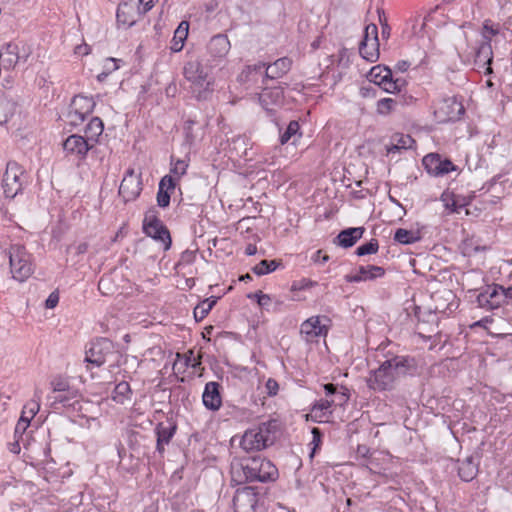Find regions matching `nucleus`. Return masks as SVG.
<instances>
[{
	"mask_svg": "<svg viewBox=\"0 0 512 512\" xmlns=\"http://www.w3.org/2000/svg\"><path fill=\"white\" fill-rule=\"evenodd\" d=\"M512 296V287L504 289L499 285L487 286L477 296L478 306L488 310L498 308L505 298Z\"/></svg>",
	"mask_w": 512,
	"mask_h": 512,
	"instance_id": "14",
	"label": "nucleus"
},
{
	"mask_svg": "<svg viewBox=\"0 0 512 512\" xmlns=\"http://www.w3.org/2000/svg\"><path fill=\"white\" fill-rule=\"evenodd\" d=\"M334 404L333 400L320 399L312 408V413L315 417L324 418L331 414V407Z\"/></svg>",
	"mask_w": 512,
	"mask_h": 512,
	"instance_id": "41",
	"label": "nucleus"
},
{
	"mask_svg": "<svg viewBox=\"0 0 512 512\" xmlns=\"http://www.w3.org/2000/svg\"><path fill=\"white\" fill-rule=\"evenodd\" d=\"M417 363L412 357L395 356L384 361L377 369L370 371L366 382L376 392L393 390L397 380L416 373Z\"/></svg>",
	"mask_w": 512,
	"mask_h": 512,
	"instance_id": "1",
	"label": "nucleus"
},
{
	"mask_svg": "<svg viewBox=\"0 0 512 512\" xmlns=\"http://www.w3.org/2000/svg\"><path fill=\"white\" fill-rule=\"evenodd\" d=\"M189 167V158L187 159H174V157H171V168H170V175L173 177V179H180L182 176H184L187 172V169Z\"/></svg>",
	"mask_w": 512,
	"mask_h": 512,
	"instance_id": "38",
	"label": "nucleus"
},
{
	"mask_svg": "<svg viewBox=\"0 0 512 512\" xmlns=\"http://www.w3.org/2000/svg\"><path fill=\"white\" fill-rule=\"evenodd\" d=\"M464 112L462 104L455 97H442L433 104V113L438 122L456 120Z\"/></svg>",
	"mask_w": 512,
	"mask_h": 512,
	"instance_id": "10",
	"label": "nucleus"
},
{
	"mask_svg": "<svg viewBox=\"0 0 512 512\" xmlns=\"http://www.w3.org/2000/svg\"><path fill=\"white\" fill-rule=\"evenodd\" d=\"M397 67H398V69H399L400 71L404 72V71H406V70H407V68H408V63H407V62H404V61H403V62H399V63L397 64Z\"/></svg>",
	"mask_w": 512,
	"mask_h": 512,
	"instance_id": "63",
	"label": "nucleus"
},
{
	"mask_svg": "<svg viewBox=\"0 0 512 512\" xmlns=\"http://www.w3.org/2000/svg\"><path fill=\"white\" fill-rule=\"evenodd\" d=\"M131 388L129 383L122 381L116 385L112 393V399L117 403L124 404L131 399Z\"/></svg>",
	"mask_w": 512,
	"mask_h": 512,
	"instance_id": "36",
	"label": "nucleus"
},
{
	"mask_svg": "<svg viewBox=\"0 0 512 512\" xmlns=\"http://www.w3.org/2000/svg\"><path fill=\"white\" fill-rule=\"evenodd\" d=\"M176 182L171 175H165L159 182L158 193H157V204L158 206L165 208L170 203V193L175 189Z\"/></svg>",
	"mask_w": 512,
	"mask_h": 512,
	"instance_id": "24",
	"label": "nucleus"
},
{
	"mask_svg": "<svg viewBox=\"0 0 512 512\" xmlns=\"http://www.w3.org/2000/svg\"><path fill=\"white\" fill-rule=\"evenodd\" d=\"M12 278L26 281L34 272L32 255L20 244L11 245L7 251Z\"/></svg>",
	"mask_w": 512,
	"mask_h": 512,
	"instance_id": "5",
	"label": "nucleus"
},
{
	"mask_svg": "<svg viewBox=\"0 0 512 512\" xmlns=\"http://www.w3.org/2000/svg\"><path fill=\"white\" fill-rule=\"evenodd\" d=\"M142 191L141 174L134 169H128L119 187V194L125 202L135 200Z\"/></svg>",
	"mask_w": 512,
	"mask_h": 512,
	"instance_id": "17",
	"label": "nucleus"
},
{
	"mask_svg": "<svg viewBox=\"0 0 512 512\" xmlns=\"http://www.w3.org/2000/svg\"><path fill=\"white\" fill-rule=\"evenodd\" d=\"M143 230L145 234L163 244L166 251L171 247V237L168 229L157 218L154 211H148L143 220Z\"/></svg>",
	"mask_w": 512,
	"mask_h": 512,
	"instance_id": "11",
	"label": "nucleus"
},
{
	"mask_svg": "<svg viewBox=\"0 0 512 512\" xmlns=\"http://www.w3.org/2000/svg\"><path fill=\"white\" fill-rule=\"evenodd\" d=\"M378 248H379L378 241L376 239H371L368 243L360 245L356 249V254L358 256L374 254L378 251Z\"/></svg>",
	"mask_w": 512,
	"mask_h": 512,
	"instance_id": "44",
	"label": "nucleus"
},
{
	"mask_svg": "<svg viewBox=\"0 0 512 512\" xmlns=\"http://www.w3.org/2000/svg\"><path fill=\"white\" fill-rule=\"evenodd\" d=\"M291 60L287 57L279 58L274 63L266 66L265 63H258L254 65L247 66L242 74L244 80H249L251 76L254 74L262 73V70L265 69V76L269 79H277L285 75L291 68Z\"/></svg>",
	"mask_w": 512,
	"mask_h": 512,
	"instance_id": "7",
	"label": "nucleus"
},
{
	"mask_svg": "<svg viewBox=\"0 0 512 512\" xmlns=\"http://www.w3.org/2000/svg\"><path fill=\"white\" fill-rule=\"evenodd\" d=\"M423 165L432 176H442L456 169L448 159H442L438 154H428L423 158Z\"/></svg>",
	"mask_w": 512,
	"mask_h": 512,
	"instance_id": "18",
	"label": "nucleus"
},
{
	"mask_svg": "<svg viewBox=\"0 0 512 512\" xmlns=\"http://www.w3.org/2000/svg\"><path fill=\"white\" fill-rule=\"evenodd\" d=\"M41 396L42 391L40 389H36L34 392V398L24 405L19 419L25 420L30 424L31 420L40 409Z\"/></svg>",
	"mask_w": 512,
	"mask_h": 512,
	"instance_id": "28",
	"label": "nucleus"
},
{
	"mask_svg": "<svg viewBox=\"0 0 512 512\" xmlns=\"http://www.w3.org/2000/svg\"><path fill=\"white\" fill-rule=\"evenodd\" d=\"M262 108L268 113H273L283 104V91L279 87L264 89L259 95Z\"/></svg>",
	"mask_w": 512,
	"mask_h": 512,
	"instance_id": "20",
	"label": "nucleus"
},
{
	"mask_svg": "<svg viewBox=\"0 0 512 512\" xmlns=\"http://www.w3.org/2000/svg\"><path fill=\"white\" fill-rule=\"evenodd\" d=\"M277 421H267L248 429L240 440V447L246 452H255L271 446L277 436Z\"/></svg>",
	"mask_w": 512,
	"mask_h": 512,
	"instance_id": "3",
	"label": "nucleus"
},
{
	"mask_svg": "<svg viewBox=\"0 0 512 512\" xmlns=\"http://www.w3.org/2000/svg\"><path fill=\"white\" fill-rule=\"evenodd\" d=\"M108 75L109 73L103 70L100 74H98L97 79L98 81L102 82L107 78Z\"/></svg>",
	"mask_w": 512,
	"mask_h": 512,
	"instance_id": "64",
	"label": "nucleus"
},
{
	"mask_svg": "<svg viewBox=\"0 0 512 512\" xmlns=\"http://www.w3.org/2000/svg\"><path fill=\"white\" fill-rule=\"evenodd\" d=\"M279 384L276 380L269 378L265 383V391L268 396H275L278 393Z\"/></svg>",
	"mask_w": 512,
	"mask_h": 512,
	"instance_id": "49",
	"label": "nucleus"
},
{
	"mask_svg": "<svg viewBox=\"0 0 512 512\" xmlns=\"http://www.w3.org/2000/svg\"><path fill=\"white\" fill-rule=\"evenodd\" d=\"M384 274H385V270L380 266H375V265L360 266L357 273H355L353 275H346L345 280H346V282H349V283L369 281V280H375L377 278H380Z\"/></svg>",
	"mask_w": 512,
	"mask_h": 512,
	"instance_id": "23",
	"label": "nucleus"
},
{
	"mask_svg": "<svg viewBox=\"0 0 512 512\" xmlns=\"http://www.w3.org/2000/svg\"><path fill=\"white\" fill-rule=\"evenodd\" d=\"M279 266L280 262L277 260H262L252 268V271L256 275L262 276L275 271Z\"/></svg>",
	"mask_w": 512,
	"mask_h": 512,
	"instance_id": "40",
	"label": "nucleus"
},
{
	"mask_svg": "<svg viewBox=\"0 0 512 512\" xmlns=\"http://www.w3.org/2000/svg\"><path fill=\"white\" fill-rule=\"evenodd\" d=\"M28 182V176L18 163L8 162L2 178V188L7 198H14Z\"/></svg>",
	"mask_w": 512,
	"mask_h": 512,
	"instance_id": "6",
	"label": "nucleus"
},
{
	"mask_svg": "<svg viewBox=\"0 0 512 512\" xmlns=\"http://www.w3.org/2000/svg\"><path fill=\"white\" fill-rule=\"evenodd\" d=\"M51 388L53 392H66L69 391V384L62 378H55L51 381Z\"/></svg>",
	"mask_w": 512,
	"mask_h": 512,
	"instance_id": "46",
	"label": "nucleus"
},
{
	"mask_svg": "<svg viewBox=\"0 0 512 512\" xmlns=\"http://www.w3.org/2000/svg\"><path fill=\"white\" fill-rule=\"evenodd\" d=\"M389 33H390V27L388 26L387 23L383 24L382 25V35L389 36Z\"/></svg>",
	"mask_w": 512,
	"mask_h": 512,
	"instance_id": "62",
	"label": "nucleus"
},
{
	"mask_svg": "<svg viewBox=\"0 0 512 512\" xmlns=\"http://www.w3.org/2000/svg\"><path fill=\"white\" fill-rule=\"evenodd\" d=\"M176 431V426L172 423L164 424L159 423L155 428V432L157 435V450L160 453H163L164 446L167 445L172 439L174 433Z\"/></svg>",
	"mask_w": 512,
	"mask_h": 512,
	"instance_id": "26",
	"label": "nucleus"
},
{
	"mask_svg": "<svg viewBox=\"0 0 512 512\" xmlns=\"http://www.w3.org/2000/svg\"><path fill=\"white\" fill-rule=\"evenodd\" d=\"M231 44L227 36L218 34L211 38L207 51L213 60L223 59L229 52Z\"/></svg>",
	"mask_w": 512,
	"mask_h": 512,
	"instance_id": "22",
	"label": "nucleus"
},
{
	"mask_svg": "<svg viewBox=\"0 0 512 512\" xmlns=\"http://www.w3.org/2000/svg\"><path fill=\"white\" fill-rule=\"evenodd\" d=\"M93 147L89 140H85L83 136L71 135L63 142V149L66 155H74L84 157Z\"/></svg>",
	"mask_w": 512,
	"mask_h": 512,
	"instance_id": "19",
	"label": "nucleus"
},
{
	"mask_svg": "<svg viewBox=\"0 0 512 512\" xmlns=\"http://www.w3.org/2000/svg\"><path fill=\"white\" fill-rule=\"evenodd\" d=\"M232 502L234 512H256L258 493L249 486L238 488Z\"/></svg>",
	"mask_w": 512,
	"mask_h": 512,
	"instance_id": "15",
	"label": "nucleus"
},
{
	"mask_svg": "<svg viewBox=\"0 0 512 512\" xmlns=\"http://www.w3.org/2000/svg\"><path fill=\"white\" fill-rule=\"evenodd\" d=\"M312 260L314 262H318L320 264H324L326 263L328 260H329V256L324 254L322 255V251L321 250H318L314 253L313 257H312Z\"/></svg>",
	"mask_w": 512,
	"mask_h": 512,
	"instance_id": "53",
	"label": "nucleus"
},
{
	"mask_svg": "<svg viewBox=\"0 0 512 512\" xmlns=\"http://www.w3.org/2000/svg\"><path fill=\"white\" fill-rule=\"evenodd\" d=\"M58 302H59L58 292H52V293H50V295L48 296V298L45 301V307L47 309H53L57 306Z\"/></svg>",
	"mask_w": 512,
	"mask_h": 512,
	"instance_id": "51",
	"label": "nucleus"
},
{
	"mask_svg": "<svg viewBox=\"0 0 512 512\" xmlns=\"http://www.w3.org/2000/svg\"><path fill=\"white\" fill-rule=\"evenodd\" d=\"M368 39H363L360 43L359 52L361 56L369 62H375L379 57V42L372 39V42H368Z\"/></svg>",
	"mask_w": 512,
	"mask_h": 512,
	"instance_id": "34",
	"label": "nucleus"
},
{
	"mask_svg": "<svg viewBox=\"0 0 512 512\" xmlns=\"http://www.w3.org/2000/svg\"><path fill=\"white\" fill-rule=\"evenodd\" d=\"M312 433H313V443H315L316 445L318 444V442H320V432L317 428H314L312 430Z\"/></svg>",
	"mask_w": 512,
	"mask_h": 512,
	"instance_id": "59",
	"label": "nucleus"
},
{
	"mask_svg": "<svg viewBox=\"0 0 512 512\" xmlns=\"http://www.w3.org/2000/svg\"><path fill=\"white\" fill-rule=\"evenodd\" d=\"M20 438H15V440L11 443H9V446H8V449L10 452L14 453V454H19L20 453Z\"/></svg>",
	"mask_w": 512,
	"mask_h": 512,
	"instance_id": "54",
	"label": "nucleus"
},
{
	"mask_svg": "<svg viewBox=\"0 0 512 512\" xmlns=\"http://www.w3.org/2000/svg\"><path fill=\"white\" fill-rule=\"evenodd\" d=\"M134 14L135 12L132 6L126 3L119 5L116 14L117 23L124 28L131 27L136 22Z\"/></svg>",
	"mask_w": 512,
	"mask_h": 512,
	"instance_id": "31",
	"label": "nucleus"
},
{
	"mask_svg": "<svg viewBox=\"0 0 512 512\" xmlns=\"http://www.w3.org/2000/svg\"><path fill=\"white\" fill-rule=\"evenodd\" d=\"M300 125L297 121H291L286 130L280 136V142L282 145L288 143L293 137H300L299 134Z\"/></svg>",
	"mask_w": 512,
	"mask_h": 512,
	"instance_id": "42",
	"label": "nucleus"
},
{
	"mask_svg": "<svg viewBox=\"0 0 512 512\" xmlns=\"http://www.w3.org/2000/svg\"><path fill=\"white\" fill-rule=\"evenodd\" d=\"M446 208L449 209L451 212H456L457 211V206L455 204L454 201H452L451 203L447 202L445 204Z\"/></svg>",
	"mask_w": 512,
	"mask_h": 512,
	"instance_id": "61",
	"label": "nucleus"
},
{
	"mask_svg": "<svg viewBox=\"0 0 512 512\" xmlns=\"http://www.w3.org/2000/svg\"><path fill=\"white\" fill-rule=\"evenodd\" d=\"M256 252H257V248H256V246H255V245H253V244H249V245L246 247V249H245V253H246L247 255H249V256H250V255H254Z\"/></svg>",
	"mask_w": 512,
	"mask_h": 512,
	"instance_id": "58",
	"label": "nucleus"
},
{
	"mask_svg": "<svg viewBox=\"0 0 512 512\" xmlns=\"http://www.w3.org/2000/svg\"><path fill=\"white\" fill-rule=\"evenodd\" d=\"M212 65L199 60L188 61L183 68L184 78L190 83L193 97L198 101L211 98L215 79L212 76Z\"/></svg>",
	"mask_w": 512,
	"mask_h": 512,
	"instance_id": "2",
	"label": "nucleus"
},
{
	"mask_svg": "<svg viewBox=\"0 0 512 512\" xmlns=\"http://www.w3.org/2000/svg\"><path fill=\"white\" fill-rule=\"evenodd\" d=\"M364 231L363 227L345 229L338 234L335 242L343 248L352 247L362 237Z\"/></svg>",
	"mask_w": 512,
	"mask_h": 512,
	"instance_id": "25",
	"label": "nucleus"
},
{
	"mask_svg": "<svg viewBox=\"0 0 512 512\" xmlns=\"http://www.w3.org/2000/svg\"><path fill=\"white\" fill-rule=\"evenodd\" d=\"M216 301V298H207L198 304L193 312L195 320L202 321L216 304Z\"/></svg>",
	"mask_w": 512,
	"mask_h": 512,
	"instance_id": "39",
	"label": "nucleus"
},
{
	"mask_svg": "<svg viewBox=\"0 0 512 512\" xmlns=\"http://www.w3.org/2000/svg\"><path fill=\"white\" fill-rule=\"evenodd\" d=\"M368 79L388 93L401 91L405 84V81L401 78L393 79L391 70L380 65L371 68Z\"/></svg>",
	"mask_w": 512,
	"mask_h": 512,
	"instance_id": "9",
	"label": "nucleus"
},
{
	"mask_svg": "<svg viewBox=\"0 0 512 512\" xmlns=\"http://www.w3.org/2000/svg\"><path fill=\"white\" fill-rule=\"evenodd\" d=\"M120 60L116 58H106L103 63V70L111 74L119 68Z\"/></svg>",
	"mask_w": 512,
	"mask_h": 512,
	"instance_id": "47",
	"label": "nucleus"
},
{
	"mask_svg": "<svg viewBox=\"0 0 512 512\" xmlns=\"http://www.w3.org/2000/svg\"><path fill=\"white\" fill-rule=\"evenodd\" d=\"M394 240L400 244H413L420 240L419 232L399 228L395 231Z\"/></svg>",
	"mask_w": 512,
	"mask_h": 512,
	"instance_id": "37",
	"label": "nucleus"
},
{
	"mask_svg": "<svg viewBox=\"0 0 512 512\" xmlns=\"http://www.w3.org/2000/svg\"><path fill=\"white\" fill-rule=\"evenodd\" d=\"M478 473V463L470 456L459 462L458 474L463 481H472Z\"/></svg>",
	"mask_w": 512,
	"mask_h": 512,
	"instance_id": "27",
	"label": "nucleus"
},
{
	"mask_svg": "<svg viewBox=\"0 0 512 512\" xmlns=\"http://www.w3.org/2000/svg\"><path fill=\"white\" fill-rule=\"evenodd\" d=\"M254 296H257V303L261 307H266L271 302V297L268 294H263L261 291L254 293Z\"/></svg>",
	"mask_w": 512,
	"mask_h": 512,
	"instance_id": "52",
	"label": "nucleus"
},
{
	"mask_svg": "<svg viewBox=\"0 0 512 512\" xmlns=\"http://www.w3.org/2000/svg\"><path fill=\"white\" fill-rule=\"evenodd\" d=\"M29 425L30 424L28 422H26L25 420L19 419L16 424L15 430H14V438L22 439L23 434L26 431V429L29 427Z\"/></svg>",
	"mask_w": 512,
	"mask_h": 512,
	"instance_id": "50",
	"label": "nucleus"
},
{
	"mask_svg": "<svg viewBox=\"0 0 512 512\" xmlns=\"http://www.w3.org/2000/svg\"><path fill=\"white\" fill-rule=\"evenodd\" d=\"M324 390H325V394L327 396L333 395V394L336 393V386L334 384H331V383L325 384L324 385Z\"/></svg>",
	"mask_w": 512,
	"mask_h": 512,
	"instance_id": "56",
	"label": "nucleus"
},
{
	"mask_svg": "<svg viewBox=\"0 0 512 512\" xmlns=\"http://www.w3.org/2000/svg\"><path fill=\"white\" fill-rule=\"evenodd\" d=\"M103 129L102 120L98 117L92 118L85 128V140H89V143L94 145L97 138L102 134Z\"/></svg>",
	"mask_w": 512,
	"mask_h": 512,
	"instance_id": "35",
	"label": "nucleus"
},
{
	"mask_svg": "<svg viewBox=\"0 0 512 512\" xmlns=\"http://www.w3.org/2000/svg\"><path fill=\"white\" fill-rule=\"evenodd\" d=\"M413 143L414 140L409 135L395 134L391 143L386 146L387 154H394L411 148Z\"/></svg>",
	"mask_w": 512,
	"mask_h": 512,
	"instance_id": "30",
	"label": "nucleus"
},
{
	"mask_svg": "<svg viewBox=\"0 0 512 512\" xmlns=\"http://www.w3.org/2000/svg\"><path fill=\"white\" fill-rule=\"evenodd\" d=\"M76 53L86 55V54H88V53H89V48H88V46H87V45H85V46H78V47L76 48Z\"/></svg>",
	"mask_w": 512,
	"mask_h": 512,
	"instance_id": "60",
	"label": "nucleus"
},
{
	"mask_svg": "<svg viewBox=\"0 0 512 512\" xmlns=\"http://www.w3.org/2000/svg\"><path fill=\"white\" fill-rule=\"evenodd\" d=\"M240 470L246 481L266 482L274 480L278 474L275 465L271 461L261 457H253L245 460L239 469L233 468V475L239 473Z\"/></svg>",
	"mask_w": 512,
	"mask_h": 512,
	"instance_id": "4",
	"label": "nucleus"
},
{
	"mask_svg": "<svg viewBox=\"0 0 512 512\" xmlns=\"http://www.w3.org/2000/svg\"><path fill=\"white\" fill-rule=\"evenodd\" d=\"M115 354L113 343L107 338H98L93 341L86 351L85 362L88 365L100 367Z\"/></svg>",
	"mask_w": 512,
	"mask_h": 512,
	"instance_id": "12",
	"label": "nucleus"
},
{
	"mask_svg": "<svg viewBox=\"0 0 512 512\" xmlns=\"http://www.w3.org/2000/svg\"><path fill=\"white\" fill-rule=\"evenodd\" d=\"M364 39H368V42H372V39L378 41V28L375 24H369L366 26Z\"/></svg>",
	"mask_w": 512,
	"mask_h": 512,
	"instance_id": "48",
	"label": "nucleus"
},
{
	"mask_svg": "<svg viewBox=\"0 0 512 512\" xmlns=\"http://www.w3.org/2000/svg\"><path fill=\"white\" fill-rule=\"evenodd\" d=\"M16 102L5 93H0V125L5 124L14 115Z\"/></svg>",
	"mask_w": 512,
	"mask_h": 512,
	"instance_id": "29",
	"label": "nucleus"
},
{
	"mask_svg": "<svg viewBox=\"0 0 512 512\" xmlns=\"http://www.w3.org/2000/svg\"><path fill=\"white\" fill-rule=\"evenodd\" d=\"M331 320L327 316H311L301 324L300 333L305 341L312 342L328 333Z\"/></svg>",
	"mask_w": 512,
	"mask_h": 512,
	"instance_id": "13",
	"label": "nucleus"
},
{
	"mask_svg": "<svg viewBox=\"0 0 512 512\" xmlns=\"http://www.w3.org/2000/svg\"><path fill=\"white\" fill-rule=\"evenodd\" d=\"M77 254H84L88 250V244L87 243H80L75 247Z\"/></svg>",
	"mask_w": 512,
	"mask_h": 512,
	"instance_id": "57",
	"label": "nucleus"
},
{
	"mask_svg": "<svg viewBox=\"0 0 512 512\" xmlns=\"http://www.w3.org/2000/svg\"><path fill=\"white\" fill-rule=\"evenodd\" d=\"M31 53L29 45L23 42H9L0 49V64L5 69H12L19 62H26Z\"/></svg>",
	"mask_w": 512,
	"mask_h": 512,
	"instance_id": "8",
	"label": "nucleus"
},
{
	"mask_svg": "<svg viewBox=\"0 0 512 512\" xmlns=\"http://www.w3.org/2000/svg\"><path fill=\"white\" fill-rule=\"evenodd\" d=\"M189 23L182 21L174 32L171 41V50L173 52H180L183 49L184 42L188 36Z\"/></svg>",
	"mask_w": 512,
	"mask_h": 512,
	"instance_id": "32",
	"label": "nucleus"
},
{
	"mask_svg": "<svg viewBox=\"0 0 512 512\" xmlns=\"http://www.w3.org/2000/svg\"><path fill=\"white\" fill-rule=\"evenodd\" d=\"M95 102L91 97L78 95L75 96L70 105L69 119L71 124L78 125L92 113Z\"/></svg>",
	"mask_w": 512,
	"mask_h": 512,
	"instance_id": "16",
	"label": "nucleus"
},
{
	"mask_svg": "<svg viewBox=\"0 0 512 512\" xmlns=\"http://www.w3.org/2000/svg\"><path fill=\"white\" fill-rule=\"evenodd\" d=\"M140 4L143 6V12L149 11L153 6V0H139Z\"/></svg>",
	"mask_w": 512,
	"mask_h": 512,
	"instance_id": "55",
	"label": "nucleus"
},
{
	"mask_svg": "<svg viewBox=\"0 0 512 512\" xmlns=\"http://www.w3.org/2000/svg\"><path fill=\"white\" fill-rule=\"evenodd\" d=\"M220 388L221 385L218 382L210 381L206 383L202 394V401L208 410L217 411L222 406Z\"/></svg>",
	"mask_w": 512,
	"mask_h": 512,
	"instance_id": "21",
	"label": "nucleus"
},
{
	"mask_svg": "<svg viewBox=\"0 0 512 512\" xmlns=\"http://www.w3.org/2000/svg\"><path fill=\"white\" fill-rule=\"evenodd\" d=\"M396 101L392 98H383L377 102V112L381 115H386L391 112Z\"/></svg>",
	"mask_w": 512,
	"mask_h": 512,
	"instance_id": "45",
	"label": "nucleus"
},
{
	"mask_svg": "<svg viewBox=\"0 0 512 512\" xmlns=\"http://www.w3.org/2000/svg\"><path fill=\"white\" fill-rule=\"evenodd\" d=\"M498 33H499L498 25L493 24V22L491 20L484 21L482 32H481L483 41H488L489 43H491V38L493 36H496Z\"/></svg>",
	"mask_w": 512,
	"mask_h": 512,
	"instance_id": "43",
	"label": "nucleus"
},
{
	"mask_svg": "<svg viewBox=\"0 0 512 512\" xmlns=\"http://www.w3.org/2000/svg\"><path fill=\"white\" fill-rule=\"evenodd\" d=\"M492 59H493V52H492L491 43H489L488 41H482L476 51V55H475L476 63H478L479 65L480 64L490 65L492 62ZM486 70L488 73H490L492 71L490 66H488L486 68Z\"/></svg>",
	"mask_w": 512,
	"mask_h": 512,
	"instance_id": "33",
	"label": "nucleus"
}]
</instances>
